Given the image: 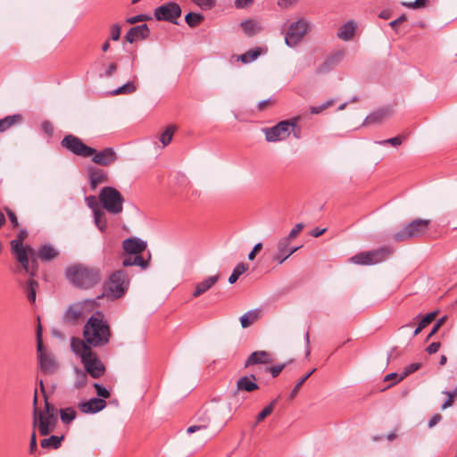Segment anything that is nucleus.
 <instances>
[{"label": "nucleus", "mask_w": 457, "mask_h": 457, "mask_svg": "<svg viewBox=\"0 0 457 457\" xmlns=\"http://www.w3.org/2000/svg\"><path fill=\"white\" fill-rule=\"evenodd\" d=\"M83 337L93 347L106 345L111 338V328L101 312L92 315L83 328Z\"/></svg>", "instance_id": "obj_1"}, {"label": "nucleus", "mask_w": 457, "mask_h": 457, "mask_svg": "<svg viewBox=\"0 0 457 457\" xmlns=\"http://www.w3.org/2000/svg\"><path fill=\"white\" fill-rule=\"evenodd\" d=\"M68 280L79 288H90L98 284L101 280L99 269L77 264L66 270Z\"/></svg>", "instance_id": "obj_2"}, {"label": "nucleus", "mask_w": 457, "mask_h": 457, "mask_svg": "<svg viewBox=\"0 0 457 457\" xmlns=\"http://www.w3.org/2000/svg\"><path fill=\"white\" fill-rule=\"evenodd\" d=\"M430 223V220L415 219L405 225L400 231L395 233L392 238L395 242H404L420 237L428 232Z\"/></svg>", "instance_id": "obj_3"}, {"label": "nucleus", "mask_w": 457, "mask_h": 457, "mask_svg": "<svg viewBox=\"0 0 457 457\" xmlns=\"http://www.w3.org/2000/svg\"><path fill=\"white\" fill-rule=\"evenodd\" d=\"M98 198L103 208L108 212L119 214L122 212L124 198L115 187H103L99 193Z\"/></svg>", "instance_id": "obj_4"}, {"label": "nucleus", "mask_w": 457, "mask_h": 457, "mask_svg": "<svg viewBox=\"0 0 457 457\" xmlns=\"http://www.w3.org/2000/svg\"><path fill=\"white\" fill-rule=\"evenodd\" d=\"M392 246H382L371 251L361 252L351 257L350 261L358 265H374L386 261L394 253Z\"/></svg>", "instance_id": "obj_5"}, {"label": "nucleus", "mask_w": 457, "mask_h": 457, "mask_svg": "<svg viewBox=\"0 0 457 457\" xmlns=\"http://www.w3.org/2000/svg\"><path fill=\"white\" fill-rule=\"evenodd\" d=\"M129 277L123 270L114 271L105 284V294L113 299L120 298L128 290Z\"/></svg>", "instance_id": "obj_6"}, {"label": "nucleus", "mask_w": 457, "mask_h": 457, "mask_svg": "<svg viewBox=\"0 0 457 457\" xmlns=\"http://www.w3.org/2000/svg\"><path fill=\"white\" fill-rule=\"evenodd\" d=\"M300 121V117H295L291 120L279 121L277 125L271 128L263 129L265 138L268 142H277L287 139L292 130L297 127Z\"/></svg>", "instance_id": "obj_7"}, {"label": "nucleus", "mask_w": 457, "mask_h": 457, "mask_svg": "<svg viewBox=\"0 0 457 457\" xmlns=\"http://www.w3.org/2000/svg\"><path fill=\"white\" fill-rule=\"evenodd\" d=\"M37 351L41 372L46 375L55 373L59 368V364L54 355L44 348L40 327L37 329Z\"/></svg>", "instance_id": "obj_8"}, {"label": "nucleus", "mask_w": 457, "mask_h": 457, "mask_svg": "<svg viewBox=\"0 0 457 457\" xmlns=\"http://www.w3.org/2000/svg\"><path fill=\"white\" fill-rule=\"evenodd\" d=\"M37 392H35L33 405V422L32 425L34 428L37 427L39 433L42 436H47L51 432H53L55 428L57 423V415H53L52 413L49 415H44L42 411H39L37 408Z\"/></svg>", "instance_id": "obj_9"}, {"label": "nucleus", "mask_w": 457, "mask_h": 457, "mask_svg": "<svg viewBox=\"0 0 457 457\" xmlns=\"http://www.w3.org/2000/svg\"><path fill=\"white\" fill-rule=\"evenodd\" d=\"M95 306V300H84L68 306L63 315V320L66 323L74 325L83 319L87 313L92 312Z\"/></svg>", "instance_id": "obj_10"}, {"label": "nucleus", "mask_w": 457, "mask_h": 457, "mask_svg": "<svg viewBox=\"0 0 457 457\" xmlns=\"http://www.w3.org/2000/svg\"><path fill=\"white\" fill-rule=\"evenodd\" d=\"M310 29V22L303 18L292 22L286 33L285 42L289 47H295L302 41Z\"/></svg>", "instance_id": "obj_11"}, {"label": "nucleus", "mask_w": 457, "mask_h": 457, "mask_svg": "<svg viewBox=\"0 0 457 457\" xmlns=\"http://www.w3.org/2000/svg\"><path fill=\"white\" fill-rule=\"evenodd\" d=\"M61 145L74 155L88 158L94 153V148L87 145L79 137L69 134L61 141Z\"/></svg>", "instance_id": "obj_12"}, {"label": "nucleus", "mask_w": 457, "mask_h": 457, "mask_svg": "<svg viewBox=\"0 0 457 457\" xmlns=\"http://www.w3.org/2000/svg\"><path fill=\"white\" fill-rule=\"evenodd\" d=\"M181 15L180 6L174 2L165 3L154 10V16L158 21L177 23L176 20Z\"/></svg>", "instance_id": "obj_13"}, {"label": "nucleus", "mask_w": 457, "mask_h": 457, "mask_svg": "<svg viewBox=\"0 0 457 457\" xmlns=\"http://www.w3.org/2000/svg\"><path fill=\"white\" fill-rule=\"evenodd\" d=\"M91 161L100 166H110L118 160V155L112 147H105L100 151L94 148V153L89 155Z\"/></svg>", "instance_id": "obj_14"}, {"label": "nucleus", "mask_w": 457, "mask_h": 457, "mask_svg": "<svg viewBox=\"0 0 457 457\" xmlns=\"http://www.w3.org/2000/svg\"><path fill=\"white\" fill-rule=\"evenodd\" d=\"M83 363L86 372L88 373L94 378H98L104 375L105 371L104 365L102 361L97 358L96 354L92 352L91 354L83 357L81 360Z\"/></svg>", "instance_id": "obj_15"}, {"label": "nucleus", "mask_w": 457, "mask_h": 457, "mask_svg": "<svg viewBox=\"0 0 457 457\" xmlns=\"http://www.w3.org/2000/svg\"><path fill=\"white\" fill-rule=\"evenodd\" d=\"M344 56L345 52L343 50L337 51L328 56L324 62L318 66L316 73L325 74L329 72L342 62Z\"/></svg>", "instance_id": "obj_16"}, {"label": "nucleus", "mask_w": 457, "mask_h": 457, "mask_svg": "<svg viewBox=\"0 0 457 457\" xmlns=\"http://www.w3.org/2000/svg\"><path fill=\"white\" fill-rule=\"evenodd\" d=\"M87 176L89 185L92 190H96L99 185L107 183L109 181L107 171L101 168L94 166L89 167L87 169Z\"/></svg>", "instance_id": "obj_17"}, {"label": "nucleus", "mask_w": 457, "mask_h": 457, "mask_svg": "<svg viewBox=\"0 0 457 457\" xmlns=\"http://www.w3.org/2000/svg\"><path fill=\"white\" fill-rule=\"evenodd\" d=\"M28 249L31 258L39 259L42 262L52 261L58 255V252L50 245H41L37 251L30 246H28Z\"/></svg>", "instance_id": "obj_18"}, {"label": "nucleus", "mask_w": 457, "mask_h": 457, "mask_svg": "<svg viewBox=\"0 0 457 457\" xmlns=\"http://www.w3.org/2000/svg\"><path fill=\"white\" fill-rule=\"evenodd\" d=\"M122 247L127 254H140L145 250L146 242L137 237H129L122 242Z\"/></svg>", "instance_id": "obj_19"}, {"label": "nucleus", "mask_w": 457, "mask_h": 457, "mask_svg": "<svg viewBox=\"0 0 457 457\" xmlns=\"http://www.w3.org/2000/svg\"><path fill=\"white\" fill-rule=\"evenodd\" d=\"M106 406V402L101 398H91L88 401L81 402L79 404V408L81 412L86 414L97 413L104 410Z\"/></svg>", "instance_id": "obj_20"}, {"label": "nucleus", "mask_w": 457, "mask_h": 457, "mask_svg": "<svg viewBox=\"0 0 457 457\" xmlns=\"http://www.w3.org/2000/svg\"><path fill=\"white\" fill-rule=\"evenodd\" d=\"M271 354L266 351H255L252 353L245 362L244 367L249 368L253 365L269 364L272 362Z\"/></svg>", "instance_id": "obj_21"}, {"label": "nucleus", "mask_w": 457, "mask_h": 457, "mask_svg": "<svg viewBox=\"0 0 457 457\" xmlns=\"http://www.w3.org/2000/svg\"><path fill=\"white\" fill-rule=\"evenodd\" d=\"M71 347L72 352L76 355L79 356L81 360L83 359V357L91 354L93 352V346L87 345L84 338L80 339L79 337H72L71 342Z\"/></svg>", "instance_id": "obj_22"}, {"label": "nucleus", "mask_w": 457, "mask_h": 457, "mask_svg": "<svg viewBox=\"0 0 457 457\" xmlns=\"http://www.w3.org/2000/svg\"><path fill=\"white\" fill-rule=\"evenodd\" d=\"M150 34L146 24H142L131 28L126 34L125 38L128 42L133 43L138 39H145Z\"/></svg>", "instance_id": "obj_23"}, {"label": "nucleus", "mask_w": 457, "mask_h": 457, "mask_svg": "<svg viewBox=\"0 0 457 457\" xmlns=\"http://www.w3.org/2000/svg\"><path fill=\"white\" fill-rule=\"evenodd\" d=\"M19 250L20 251H18V252H12L16 255L17 261L21 264L23 270L26 272H29L31 277L35 276L36 270H37V262H36L35 258H31L32 259V268L30 270L29 269V249L28 250L19 249Z\"/></svg>", "instance_id": "obj_24"}, {"label": "nucleus", "mask_w": 457, "mask_h": 457, "mask_svg": "<svg viewBox=\"0 0 457 457\" xmlns=\"http://www.w3.org/2000/svg\"><path fill=\"white\" fill-rule=\"evenodd\" d=\"M256 376L252 374L250 376H244L237 381V391L253 392L259 388L255 383Z\"/></svg>", "instance_id": "obj_25"}, {"label": "nucleus", "mask_w": 457, "mask_h": 457, "mask_svg": "<svg viewBox=\"0 0 457 457\" xmlns=\"http://www.w3.org/2000/svg\"><path fill=\"white\" fill-rule=\"evenodd\" d=\"M219 279H220V275L216 274V275H213V276H210L207 278H205L204 280L197 283L196 286H195V291L193 293V296L194 297H198L201 295L204 294L215 283H217Z\"/></svg>", "instance_id": "obj_26"}, {"label": "nucleus", "mask_w": 457, "mask_h": 457, "mask_svg": "<svg viewBox=\"0 0 457 457\" xmlns=\"http://www.w3.org/2000/svg\"><path fill=\"white\" fill-rule=\"evenodd\" d=\"M244 33L249 37L257 35L262 30V23L254 19L245 20L240 24Z\"/></svg>", "instance_id": "obj_27"}, {"label": "nucleus", "mask_w": 457, "mask_h": 457, "mask_svg": "<svg viewBox=\"0 0 457 457\" xmlns=\"http://www.w3.org/2000/svg\"><path fill=\"white\" fill-rule=\"evenodd\" d=\"M355 31V21H348L346 23H345L338 29L337 37L344 41H349L353 37Z\"/></svg>", "instance_id": "obj_28"}, {"label": "nucleus", "mask_w": 457, "mask_h": 457, "mask_svg": "<svg viewBox=\"0 0 457 457\" xmlns=\"http://www.w3.org/2000/svg\"><path fill=\"white\" fill-rule=\"evenodd\" d=\"M392 112L389 108L379 109L370 115L364 120V125L377 124L383 121L391 115Z\"/></svg>", "instance_id": "obj_29"}, {"label": "nucleus", "mask_w": 457, "mask_h": 457, "mask_svg": "<svg viewBox=\"0 0 457 457\" xmlns=\"http://www.w3.org/2000/svg\"><path fill=\"white\" fill-rule=\"evenodd\" d=\"M291 241L288 238H280L276 245V249L282 252L287 258L301 248V246H290Z\"/></svg>", "instance_id": "obj_30"}, {"label": "nucleus", "mask_w": 457, "mask_h": 457, "mask_svg": "<svg viewBox=\"0 0 457 457\" xmlns=\"http://www.w3.org/2000/svg\"><path fill=\"white\" fill-rule=\"evenodd\" d=\"M22 117L21 114H13L0 119V132H4L6 129L11 128L12 125L20 122Z\"/></svg>", "instance_id": "obj_31"}, {"label": "nucleus", "mask_w": 457, "mask_h": 457, "mask_svg": "<svg viewBox=\"0 0 457 457\" xmlns=\"http://www.w3.org/2000/svg\"><path fill=\"white\" fill-rule=\"evenodd\" d=\"M28 237V232L26 229H21L17 234V238L11 241L12 252H18L19 249L28 250V247L25 248L22 245V241Z\"/></svg>", "instance_id": "obj_32"}, {"label": "nucleus", "mask_w": 457, "mask_h": 457, "mask_svg": "<svg viewBox=\"0 0 457 457\" xmlns=\"http://www.w3.org/2000/svg\"><path fill=\"white\" fill-rule=\"evenodd\" d=\"M94 222L101 232H105L107 228V220L106 214L103 210L95 212Z\"/></svg>", "instance_id": "obj_33"}, {"label": "nucleus", "mask_w": 457, "mask_h": 457, "mask_svg": "<svg viewBox=\"0 0 457 457\" xmlns=\"http://www.w3.org/2000/svg\"><path fill=\"white\" fill-rule=\"evenodd\" d=\"M63 439V436H51L48 438L41 440L40 445L42 448H53L57 449L61 446V443Z\"/></svg>", "instance_id": "obj_34"}, {"label": "nucleus", "mask_w": 457, "mask_h": 457, "mask_svg": "<svg viewBox=\"0 0 457 457\" xmlns=\"http://www.w3.org/2000/svg\"><path fill=\"white\" fill-rule=\"evenodd\" d=\"M260 54H261L260 48H253V49L247 51L246 53H245L243 54L238 55L237 58L238 61H241L244 63H249V62L256 60Z\"/></svg>", "instance_id": "obj_35"}, {"label": "nucleus", "mask_w": 457, "mask_h": 457, "mask_svg": "<svg viewBox=\"0 0 457 457\" xmlns=\"http://www.w3.org/2000/svg\"><path fill=\"white\" fill-rule=\"evenodd\" d=\"M259 313L257 311H251L245 314H243L240 317V322L244 328H248L251 326L257 319H258Z\"/></svg>", "instance_id": "obj_36"}, {"label": "nucleus", "mask_w": 457, "mask_h": 457, "mask_svg": "<svg viewBox=\"0 0 457 457\" xmlns=\"http://www.w3.org/2000/svg\"><path fill=\"white\" fill-rule=\"evenodd\" d=\"M204 19V15L198 12H188L185 17L187 24L191 28L198 26Z\"/></svg>", "instance_id": "obj_37"}, {"label": "nucleus", "mask_w": 457, "mask_h": 457, "mask_svg": "<svg viewBox=\"0 0 457 457\" xmlns=\"http://www.w3.org/2000/svg\"><path fill=\"white\" fill-rule=\"evenodd\" d=\"M248 269V265L245 263H238L233 270L231 275L228 278V283L234 284L237 282L238 278L245 273Z\"/></svg>", "instance_id": "obj_38"}, {"label": "nucleus", "mask_w": 457, "mask_h": 457, "mask_svg": "<svg viewBox=\"0 0 457 457\" xmlns=\"http://www.w3.org/2000/svg\"><path fill=\"white\" fill-rule=\"evenodd\" d=\"M38 283L34 279H29L27 282L25 290L27 294V298L30 303H35L36 301V291Z\"/></svg>", "instance_id": "obj_39"}, {"label": "nucleus", "mask_w": 457, "mask_h": 457, "mask_svg": "<svg viewBox=\"0 0 457 457\" xmlns=\"http://www.w3.org/2000/svg\"><path fill=\"white\" fill-rule=\"evenodd\" d=\"M76 411L73 408H64L60 410V418L64 424L71 423L76 418Z\"/></svg>", "instance_id": "obj_40"}, {"label": "nucleus", "mask_w": 457, "mask_h": 457, "mask_svg": "<svg viewBox=\"0 0 457 457\" xmlns=\"http://www.w3.org/2000/svg\"><path fill=\"white\" fill-rule=\"evenodd\" d=\"M175 130H176V127L173 125H170L161 134L160 141L162 142L163 146H166L170 143Z\"/></svg>", "instance_id": "obj_41"}, {"label": "nucleus", "mask_w": 457, "mask_h": 457, "mask_svg": "<svg viewBox=\"0 0 457 457\" xmlns=\"http://www.w3.org/2000/svg\"><path fill=\"white\" fill-rule=\"evenodd\" d=\"M198 420H199V424L198 425H193V426H190L188 428H187V433L191 434V433H194L195 431H198L200 429H205L207 428V427L209 426V423H210V417L209 416H201L198 418Z\"/></svg>", "instance_id": "obj_42"}, {"label": "nucleus", "mask_w": 457, "mask_h": 457, "mask_svg": "<svg viewBox=\"0 0 457 457\" xmlns=\"http://www.w3.org/2000/svg\"><path fill=\"white\" fill-rule=\"evenodd\" d=\"M405 138H406V136L399 135V136L392 137V138H388V139H385V140H380V141H375V143L378 144V145H393L395 147H397L400 145H402L403 141Z\"/></svg>", "instance_id": "obj_43"}, {"label": "nucleus", "mask_w": 457, "mask_h": 457, "mask_svg": "<svg viewBox=\"0 0 457 457\" xmlns=\"http://www.w3.org/2000/svg\"><path fill=\"white\" fill-rule=\"evenodd\" d=\"M276 403L277 399L273 400L261 412L258 413L254 426H256L259 422L262 421L267 416H269L273 411Z\"/></svg>", "instance_id": "obj_44"}, {"label": "nucleus", "mask_w": 457, "mask_h": 457, "mask_svg": "<svg viewBox=\"0 0 457 457\" xmlns=\"http://www.w3.org/2000/svg\"><path fill=\"white\" fill-rule=\"evenodd\" d=\"M315 370H316V369L312 370L311 371H309L308 373H306L304 376H303L300 378V380L296 383V385L294 386L293 390L291 391V393L289 395L290 399H293L295 397V395H297L301 386L314 373Z\"/></svg>", "instance_id": "obj_45"}, {"label": "nucleus", "mask_w": 457, "mask_h": 457, "mask_svg": "<svg viewBox=\"0 0 457 457\" xmlns=\"http://www.w3.org/2000/svg\"><path fill=\"white\" fill-rule=\"evenodd\" d=\"M136 91V86L133 82H127L117 89L113 90L111 94L112 96L121 95V94H131Z\"/></svg>", "instance_id": "obj_46"}, {"label": "nucleus", "mask_w": 457, "mask_h": 457, "mask_svg": "<svg viewBox=\"0 0 457 457\" xmlns=\"http://www.w3.org/2000/svg\"><path fill=\"white\" fill-rule=\"evenodd\" d=\"M87 383V372L81 370H76V380L74 383V386L78 389L82 388Z\"/></svg>", "instance_id": "obj_47"}, {"label": "nucleus", "mask_w": 457, "mask_h": 457, "mask_svg": "<svg viewBox=\"0 0 457 457\" xmlns=\"http://www.w3.org/2000/svg\"><path fill=\"white\" fill-rule=\"evenodd\" d=\"M132 265L140 267L142 270H145L149 266V260L151 255H148V260L144 259L140 254H133Z\"/></svg>", "instance_id": "obj_48"}, {"label": "nucleus", "mask_w": 457, "mask_h": 457, "mask_svg": "<svg viewBox=\"0 0 457 457\" xmlns=\"http://www.w3.org/2000/svg\"><path fill=\"white\" fill-rule=\"evenodd\" d=\"M191 1L204 11L211 10L216 4V0H191Z\"/></svg>", "instance_id": "obj_49"}, {"label": "nucleus", "mask_w": 457, "mask_h": 457, "mask_svg": "<svg viewBox=\"0 0 457 457\" xmlns=\"http://www.w3.org/2000/svg\"><path fill=\"white\" fill-rule=\"evenodd\" d=\"M420 367V363L419 362L410 364L404 369V371L400 375L398 381H402L404 378L418 370Z\"/></svg>", "instance_id": "obj_50"}, {"label": "nucleus", "mask_w": 457, "mask_h": 457, "mask_svg": "<svg viewBox=\"0 0 457 457\" xmlns=\"http://www.w3.org/2000/svg\"><path fill=\"white\" fill-rule=\"evenodd\" d=\"M443 394L446 395V399L441 405L442 410H445L453 404L454 397L457 396L452 391H443Z\"/></svg>", "instance_id": "obj_51"}, {"label": "nucleus", "mask_w": 457, "mask_h": 457, "mask_svg": "<svg viewBox=\"0 0 457 457\" xmlns=\"http://www.w3.org/2000/svg\"><path fill=\"white\" fill-rule=\"evenodd\" d=\"M94 387L96 388V395L101 397V399H106V398H109L110 397V392L107 388H105L104 386H103L102 385L98 384V383H94Z\"/></svg>", "instance_id": "obj_52"}, {"label": "nucleus", "mask_w": 457, "mask_h": 457, "mask_svg": "<svg viewBox=\"0 0 457 457\" xmlns=\"http://www.w3.org/2000/svg\"><path fill=\"white\" fill-rule=\"evenodd\" d=\"M87 205L93 211V214L96 211H100L99 204L94 195H88L85 198Z\"/></svg>", "instance_id": "obj_53"}, {"label": "nucleus", "mask_w": 457, "mask_h": 457, "mask_svg": "<svg viewBox=\"0 0 457 457\" xmlns=\"http://www.w3.org/2000/svg\"><path fill=\"white\" fill-rule=\"evenodd\" d=\"M428 0H415L414 2H403L402 4L408 8L419 9L427 5Z\"/></svg>", "instance_id": "obj_54"}, {"label": "nucleus", "mask_w": 457, "mask_h": 457, "mask_svg": "<svg viewBox=\"0 0 457 457\" xmlns=\"http://www.w3.org/2000/svg\"><path fill=\"white\" fill-rule=\"evenodd\" d=\"M303 223H297L292 229L291 231L289 232V234L287 236V237H284L283 238H288V241H292V239L295 238L299 234L300 232L303 230Z\"/></svg>", "instance_id": "obj_55"}, {"label": "nucleus", "mask_w": 457, "mask_h": 457, "mask_svg": "<svg viewBox=\"0 0 457 457\" xmlns=\"http://www.w3.org/2000/svg\"><path fill=\"white\" fill-rule=\"evenodd\" d=\"M152 18L146 14H138L136 16L129 17L126 20V21L129 24H135L141 21H145L151 20Z\"/></svg>", "instance_id": "obj_56"}, {"label": "nucleus", "mask_w": 457, "mask_h": 457, "mask_svg": "<svg viewBox=\"0 0 457 457\" xmlns=\"http://www.w3.org/2000/svg\"><path fill=\"white\" fill-rule=\"evenodd\" d=\"M436 312H432L428 313L422 320L420 321L419 326L422 328H425L432 320L436 318Z\"/></svg>", "instance_id": "obj_57"}, {"label": "nucleus", "mask_w": 457, "mask_h": 457, "mask_svg": "<svg viewBox=\"0 0 457 457\" xmlns=\"http://www.w3.org/2000/svg\"><path fill=\"white\" fill-rule=\"evenodd\" d=\"M286 367L287 363H282L274 367L267 368V370L270 372L273 378H277Z\"/></svg>", "instance_id": "obj_58"}, {"label": "nucleus", "mask_w": 457, "mask_h": 457, "mask_svg": "<svg viewBox=\"0 0 457 457\" xmlns=\"http://www.w3.org/2000/svg\"><path fill=\"white\" fill-rule=\"evenodd\" d=\"M121 28L119 24H114L111 27V39L117 41L120 37Z\"/></svg>", "instance_id": "obj_59"}, {"label": "nucleus", "mask_w": 457, "mask_h": 457, "mask_svg": "<svg viewBox=\"0 0 457 457\" xmlns=\"http://www.w3.org/2000/svg\"><path fill=\"white\" fill-rule=\"evenodd\" d=\"M299 0H278V5L281 9H289L290 7L295 5Z\"/></svg>", "instance_id": "obj_60"}, {"label": "nucleus", "mask_w": 457, "mask_h": 457, "mask_svg": "<svg viewBox=\"0 0 457 457\" xmlns=\"http://www.w3.org/2000/svg\"><path fill=\"white\" fill-rule=\"evenodd\" d=\"M5 211L13 228H17L19 226V221L16 214L9 208H6Z\"/></svg>", "instance_id": "obj_61"}, {"label": "nucleus", "mask_w": 457, "mask_h": 457, "mask_svg": "<svg viewBox=\"0 0 457 457\" xmlns=\"http://www.w3.org/2000/svg\"><path fill=\"white\" fill-rule=\"evenodd\" d=\"M42 130L48 136H51L54 132V127L52 123L48 120H45L41 124Z\"/></svg>", "instance_id": "obj_62"}, {"label": "nucleus", "mask_w": 457, "mask_h": 457, "mask_svg": "<svg viewBox=\"0 0 457 457\" xmlns=\"http://www.w3.org/2000/svg\"><path fill=\"white\" fill-rule=\"evenodd\" d=\"M42 413H44V415H49V414H53V415H56L57 413V411L56 409L51 405L47 400L46 399L45 400V411H42Z\"/></svg>", "instance_id": "obj_63"}, {"label": "nucleus", "mask_w": 457, "mask_h": 457, "mask_svg": "<svg viewBox=\"0 0 457 457\" xmlns=\"http://www.w3.org/2000/svg\"><path fill=\"white\" fill-rule=\"evenodd\" d=\"M287 257L282 253L279 252L278 249L276 250V253L273 254V260L276 261L278 264H282Z\"/></svg>", "instance_id": "obj_64"}]
</instances>
